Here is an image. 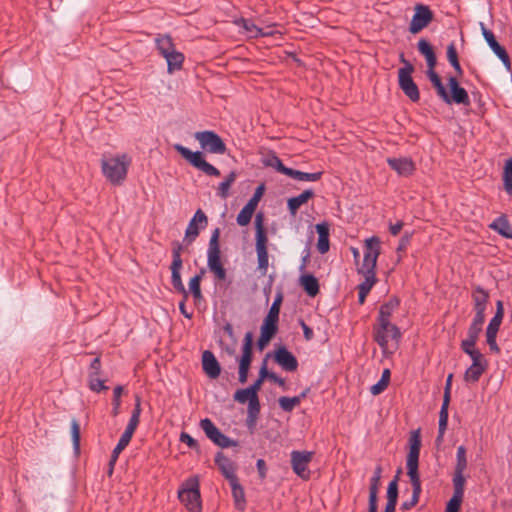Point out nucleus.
I'll list each match as a JSON object with an SVG mask.
<instances>
[{
	"instance_id": "nucleus-40",
	"label": "nucleus",
	"mask_w": 512,
	"mask_h": 512,
	"mask_svg": "<svg viewBox=\"0 0 512 512\" xmlns=\"http://www.w3.org/2000/svg\"><path fill=\"white\" fill-rule=\"evenodd\" d=\"M502 178L505 191L512 195V158L506 160Z\"/></svg>"
},
{
	"instance_id": "nucleus-52",
	"label": "nucleus",
	"mask_w": 512,
	"mask_h": 512,
	"mask_svg": "<svg viewBox=\"0 0 512 512\" xmlns=\"http://www.w3.org/2000/svg\"><path fill=\"white\" fill-rule=\"evenodd\" d=\"M398 501V476H396L387 487V502L397 503Z\"/></svg>"
},
{
	"instance_id": "nucleus-13",
	"label": "nucleus",
	"mask_w": 512,
	"mask_h": 512,
	"mask_svg": "<svg viewBox=\"0 0 512 512\" xmlns=\"http://www.w3.org/2000/svg\"><path fill=\"white\" fill-rule=\"evenodd\" d=\"M415 13L410 22L409 31L412 34H417L426 28L433 20V13L430 8L423 4L415 6Z\"/></svg>"
},
{
	"instance_id": "nucleus-61",
	"label": "nucleus",
	"mask_w": 512,
	"mask_h": 512,
	"mask_svg": "<svg viewBox=\"0 0 512 512\" xmlns=\"http://www.w3.org/2000/svg\"><path fill=\"white\" fill-rule=\"evenodd\" d=\"M497 333L486 332V341L489 346V349L494 353H500V348L496 342Z\"/></svg>"
},
{
	"instance_id": "nucleus-19",
	"label": "nucleus",
	"mask_w": 512,
	"mask_h": 512,
	"mask_svg": "<svg viewBox=\"0 0 512 512\" xmlns=\"http://www.w3.org/2000/svg\"><path fill=\"white\" fill-rule=\"evenodd\" d=\"M274 360L285 371L293 372L298 368L296 357L284 346L275 350Z\"/></svg>"
},
{
	"instance_id": "nucleus-57",
	"label": "nucleus",
	"mask_w": 512,
	"mask_h": 512,
	"mask_svg": "<svg viewBox=\"0 0 512 512\" xmlns=\"http://www.w3.org/2000/svg\"><path fill=\"white\" fill-rule=\"evenodd\" d=\"M448 423V412H440L439 413V426H438V436L437 441H441L445 434Z\"/></svg>"
},
{
	"instance_id": "nucleus-47",
	"label": "nucleus",
	"mask_w": 512,
	"mask_h": 512,
	"mask_svg": "<svg viewBox=\"0 0 512 512\" xmlns=\"http://www.w3.org/2000/svg\"><path fill=\"white\" fill-rule=\"evenodd\" d=\"M131 440L127 439L126 436H121L116 447L112 451V455L109 461V465L112 468L117 461L120 453L127 447Z\"/></svg>"
},
{
	"instance_id": "nucleus-38",
	"label": "nucleus",
	"mask_w": 512,
	"mask_h": 512,
	"mask_svg": "<svg viewBox=\"0 0 512 512\" xmlns=\"http://www.w3.org/2000/svg\"><path fill=\"white\" fill-rule=\"evenodd\" d=\"M205 274V269H201L199 274L192 277L189 281V291L192 293L195 300L202 299V292L200 288V283L203 275Z\"/></svg>"
},
{
	"instance_id": "nucleus-21",
	"label": "nucleus",
	"mask_w": 512,
	"mask_h": 512,
	"mask_svg": "<svg viewBox=\"0 0 512 512\" xmlns=\"http://www.w3.org/2000/svg\"><path fill=\"white\" fill-rule=\"evenodd\" d=\"M202 368L208 377L216 379L221 373V367L215 355L205 350L202 354Z\"/></svg>"
},
{
	"instance_id": "nucleus-60",
	"label": "nucleus",
	"mask_w": 512,
	"mask_h": 512,
	"mask_svg": "<svg viewBox=\"0 0 512 512\" xmlns=\"http://www.w3.org/2000/svg\"><path fill=\"white\" fill-rule=\"evenodd\" d=\"M89 387L96 392L108 389V387L104 385V382L95 375H90Z\"/></svg>"
},
{
	"instance_id": "nucleus-22",
	"label": "nucleus",
	"mask_w": 512,
	"mask_h": 512,
	"mask_svg": "<svg viewBox=\"0 0 512 512\" xmlns=\"http://www.w3.org/2000/svg\"><path fill=\"white\" fill-rule=\"evenodd\" d=\"M215 463L217 464L224 477L229 481V483L238 479L235 474V466L233 462L222 452H218L216 454Z\"/></svg>"
},
{
	"instance_id": "nucleus-64",
	"label": "nucleus",
	"mask_w": 512,
	"mask_h": 512,
	"mask_svg": "<svg viewBox=\"0 0 512 512\" xmlns=\"http://www.w3.org/2000/svg\"><path fill=\"white\" fill-rule=\"evenodd\" d=\"M475 345H476L475 341H471L470 339L466 338V339L462 340V342H461V349L463 350L464 353H466L467 355H470V353L477 350V349H475Z\"/></svg>"
},
{
	"instance_id": "nucleus-42",
	"label": "nucleus",
	"mask_w": 512,
	"mask_h": 512,
	"mask_svg": "<svg viewBox=\"0 0 512 512\" xmlns=\"http://www.w3.org/2000/svg\"><path fill=\"white\" fill-rule=\"evenodd\" d=\"M256 209L246 203V205L238 213L236 221L239 226H247Z\"/></svg>"
},
{
	"instance_id": "nucleus-37",
	"label": "nucleus",
	"mask_w": 512,
	"mask_h": 512,
	"mask_svg": "<svg viewBox=\"0 0 512 512\" xmlns=\"http://www.w3.org/2000/svg\"><path fill=\"white\" fill-rule=\"evenodd\" d=\"M286 176H289L298 181L315 182L321 178L322 172L307 173L289 168V171Z\"/></svg>"
},
{
	"instance_id": "nucleus-50",
	"label": "nucleus",
	"mask_w": 512,
	"mask_h": 512,
	"mask_svg": "<svg viewBox=\"0 0 512 512\" xmlns=\"http://www.w3.org/2000/svg\"><path fill=\"white\" fill-rule=\"evenodd\" d=\"M257 397L258 395L253 394L248 387L245 389L237 390L234 394V400L241 404H244L246 402L249 403L251 400Z\"/></svg>"
},
{
	"instance_id": "nucleus-3",
	"label": "nucleus",
	"mask_w": 512,
	"mask_h": 512,
	"mask_svg": "<svg viewBox=\"0 0 512 512\" xmlns=\"http://www.w3.org/2000/svg\"><path fill=\"white\" fill-rule=\"evenodd\" d=\"M255 239H256V253L258 270L262 276H265L268 270V250H267V235L264 228V215L259 212L255 217Z\"/></svg>"
},
{
	"instance_id": "nucleus-36",
	"label": "nucleus",
	"mask_w": 512,
	"mask_h": 512,
	"mask_svg": "<svg viewBox=\"0 0 512 512\" xmlns=\"http://www.w3.org/2000/svg\"><path fill=\"white\" fill-rule=\"evenodd\" d=\"M164 58L166 59L169 73L181 69L182 63L184 61V56L182 53L174 49L173 51L165 55Z\"/></svg>"
},
{
	"instance_id": "nucleus-24",
	"label": "nucleus",
	"mask_w": 512,
	"mask_h": 512,
	"mask_svg": "<svg viewBox=\"0 0 512 512\" xmlns=\"http://www.w3.org/2000/svg\"><path fill=\"white\" fill-rule=\"evenodd\" d=\"M314 196V192L311 189H307L303 191L301 194H299L296 197H292L288 199L287 206L290 214L292 216H295L297 214L298 209L301 207V205L305 204L309 199H311Z\"/></svg>"
},
{
	"instance_id": "nucleus-15",
	"label": "nucleus",
	"mask_w": 512,
	"mask_h": 512,
	"mask_svg": "<svg viewBox=\"0 0 512 512\" xmlns=\"http://www.w3.org/2000/svg\"><path fill=\"white\" fill-rule=\"evenodd\" d=\"M208 219L206 214L198 209L192 219L189 221L188 226L185 231L184 241L187 244H191L198 237L200 230L204 229L207 226Z\"/></svg>"
},
{
	"instance_id": "nucleus-53",
	"label": "nucleus",
	"mask_w": 512,
	"mask_h": 512,
	"mask_svg": "<svg viewBox=\"0 0 512 512\" xmlns=\"http://www.w3.org/2000/svg\"><path fill=\"white\" fill-rule=\"evenodd\" d=\"M463 495L453 494L446 506V512H459Z\"/></svg>"
},
{
	"instance_id": "nucleus-63",
	"label": "nucleus",
	"mask_w": 512,
	"mask_h": 512,
	"mask_svg": "<svg viewBox=\"0 0 512 512\" xmlns=\"http://www.w3.org/2000/svg\"><path fill=\"white\" fill-rule=\"evenodd\" d=\"M122 391H123V388L121 386H116L114 388V391H113V403H114L113 414L114 415L118 414V408L120 406V397H121Z\"/></svg>"
},
{
	"instance_id": "nucleus-10",
	"label": "nucleus",
	"mask_w": 512,
	"mask_h": 512,
	"mask_svg": "<svg viewBox=\"0 0 512 512\" xmlns=\"http://www.w3.org/2000/svg\"><path fill=\"white\" fill-rule=\"evenodd\" d=\"M194 138L199 142L201 148L209 153L224 154L226 152L225 143L214 131H198L194 134Z\"/></svg>"
},
{
	"instance_id": "nucleus-39",
	"label": "nucleus",
	"mask_w": 512,
	"mask_h": 512,
	"mask_svg": "<svg viewBox=\"0 0 512 512\" xmlns=\"http://www.w3.org/2000/svg\"><path fill=\"white\" fill-rule=\"evenodd\" d=\"M382 474L381 466H377L374 470V474L370 479L369 485V498L378 499V490L380 485V479Z\"/></svg>"
},
{
	"instance_id": "nucleus-17",
	"label": "nucleus",
	"mask_w": 512,
	"mask_h": 512,
	"mask_svg": "<svg viewBox=\"0 0 512 512\" xmlns=\"http://www.w3.org/2000/svg\"><path fill=\"white\" fill-rule=\"evenodd\" d=\"M450 93H448V100H443L447 104L455 103L468 106L470 105V98L467 91L460 87L456 77H450L448 80Z\"/></svg>"
},
{
	"instance_id": "nucleus-51",
	"label": "nucleus",
	"mask_w": 512,
	"mask_h": 512,
	"mask_svg": "<svg viewBox=\"0 0 512 512\" xmlns=\"http://www.w3.org/2000/svg\"><path fill=\"white\" fill-rule=\"evenodd\" d=\"M278 403L281 409L286 412H291L296 406L300 404L299 398L286 396L280 397L278 399Z\"/></svg>"
},
{
	"instance_id": "nucleus-62",
	"label": "nucleus",
	"mask_w": 512,
	"mask_h": 512,
	"mask_svg": "<svg viewBox=\"0 0 512 512\" xmlns=\"http://www.w3.org/2000/svg\"><path fill=\"white\" fill-rule=\"evenodd\" d=\"M420 494L421 493H416L414 491H412V497L409 501H405L401 504V509L403 511H408L410 510L411 508H413L414 506L417 505V503L419 502V498H420Z\"/></svg>"
},
{
	"instance_id": "nucleus-14",
	"label": "nucleus",
	"mask_w": 512,
	"mask_h": 512,
	"mask_svg": "<svg viewBox=\"0 0 512 512\" xmlns=\"http://www.w3.org/2000/svg\"><path fill=\"white\" fill-rule=\"evenodd\" d=\"M313 452L297 451L291 452V465L294 473L300 478L307 480L310 472L307 470L309 463L312 461Z\"/></svg>"
},
{
	"instance_id": "nucleus-49",
	"label": "nucleus",
	"mask_w": 512,
	"mask_h": 512,
	"mask_svg": "<svg viewBox=\"0 0 512 512\" xmlns=\"http://www.w3.org/2000/svg\"><path fill=\"white\" fill-rule=\"evenodd\" d=\"M277 323L278 321L276 320L265 318L263 325L261 326V334L272 339L278 329Z\"/></svg>"
},
{
	"instance_id": "nucleus-46",
	"label": "nucleus",
	"mask_w": 512,
	"mask_h": 512,
	"mask_svg": "<svg viewBox=\"0 0 512 512\" xmlns=\"http://www.w3.org/2000/svg\"><path fill=\"white\" fill-rule=\"evenodd\" d=\"M467 468V458H466V448L461 445L457 448L456 453V465L455 470L456 472H464Z\"/></svg>"
},
{
	"instance_id": "nucleus-9",
	"label": "nucleus",
	"mask_w": 512,
	"mask_h": 512,
	"mask_svg": "<svg viewBox=\"0 0 512 512\" xmlns=\"http://www.w3.org/2000/svg\"><path fill=\"white\" fill-rule=\"evenodd\" d=\"M183 250V245L179 242L172 243V263L170 266L171 269V283L174 289L181 293L185 294V298H188V291L186 290L182 279H181V269L183 267V261L181 258V253Z\"/></svg>"
},
{
	"instance_id": "nucleus-26",
	"label": "nucleus",
	"mask_w": 512,
	"mask_h": 512,
	"mask_svg": "<svg viewBox=\"0 0 512 512\" xmlns=\"http://www.w3.org/2000/svg\"><path fill=\"white\" fill-rule=\"evenodd\" d=\"M318 233L317 249L321 254H325L329 250V225L327 223H319L316 225Z\"/></svg>"
},
{
	"instance_id": "nucleus-7",
	"label": "nucleus",
	"mask_w": 512,
	"mask_h": 512,
	"mask_svg": "<svg viewBox=\"0 0 512 512\" xmlns=\"http://www.w3.org/2000/svg\"><path fill=\"white\" fill-rule=\"evenodd\" d=\"M380 254V239L376 236L365 240V251L362 265L358 272L363 276H376L375 269Z\"/></svg>"
},
{
	"instance_id": "nucleus-45",
	"label": "nucleus",
	"mask_w": 512,
	"mask_h": 512,
	"mask_svg": "<svg viewBox=\"0 0 512 512\" xmlns=\"http://www.w3.org/2000/svg\"><path fill=\"white\" fill-rule=\"evenodd\" d=\"M447 58L450 64L453 66V68L456 70L458 75H462L463 70L460 66L459 60H458V54L455 48L454 43H451L447 47Z\"/></svg>"
},
{
	"instance_id": "nucleus-54",
	"label": "nucleus",
	"mask_w": 512,
	"mask_h": 512,
	"mask_svg": "<svg viewBox=\"0 0 512 512\" xmlns=\"http://www.w3.org/2000/svg\"><path fill=\"white\" fill-rule=\"evenodd\" d=\"M260 412L259 398H255L248 403V418L254 422Z\"/></svg>"
},
{
	"instance_id": "nucleus-29",
	"label": "nucleus",
	"mask_w": 512,
	"mask_h": 512,
	"mask_svg": "<svg viewBox=\"0 0 512 512\" xmlns=\"http://www.w3.org/2000/svg\"><path fill=\"white\" fill-rule=\"evenodd\" d=\"M230 486L236 509L244 511L246 507V499L243 487L239 483L238 479L230 482Z\"/></svg>"
},
{
	"instance_id": "nucleus-41",
	"label": "nucleus",
	"mask_w": 512,
	"mask_h": 512,
	"mask_svg": "<svg viewBox=\"0 0 512 512\" xmlns=\"http://www.w3.org/2000/svg\"><path fill=\"white\" fill-rule=\"evenodd\" d=\"M155 41L157 49L163 57L175 49L172 39L167 35L158 37Z\"/></svg>"
},
{
	"instance_id": "nucleus-55",
	"label": "nucleus",
	"mask_w": 512,
	"mask_h": 512,
	"mask_svg": "<svg viewBox=\"0 0 512 512\" xmlns=\"http://www.w3.org/2000/svg\"><path fill=\"white\" fill-rule=\"evenodd\" d=\"M71 436L73 441V446L76 450L79 449L80 443V426L76 419L71 421Z\"/></svg>"
},
{
	"instance_id": "nucleus-34",
	"label": "nucleus",
	"mask_w": 512,
	"mask_h": 512,
	"mask_svg": "<svg viewBox=\"0 0 512 512\" xmlns=\"http://www.w3.org/2000/svg\"><path fill=\"white\" fill-rule=\"evenodd\" d=\"M262 163L266 167H272L279 173L287 175L289 168L284 166L280 158L275 153H269L262 158Z\"/></svg>"
},
{
	"instance_id": "nucleus-43",
	"label": "nucleus",
	"mask_w": 512,
	"mask_h": 512,
	"mask_svg": "<svg viewBox=\"0 0 512 512\" xmlns=\"http://www.w3.org/2000/svg\"><path fill=\"white\" fill-rule=\"evenodd\" d=\"M282 301H283V295L281 292H278L275 295L274 301H273V303L269 309V312L265 318L278 321Z\"/></svg>"
},
{
	"instance_id": "nucleus-6",
	"label": "nucleus",
	"mask_w": 512,
	"mask_h": 512,
	"mask_svg": "<svg viewBox=\"0 0 512 512\" xmlns=\"http://www.w3.org/2000/svg\"><path fill=\"white\" fill-rule=\"evenodd\" d=\"M400 61L403 67L398 70V83L404 94L413 102H417L420 98L419 89L412 78L414 66L405 59L404 54H400Z\"/></svg>"
},
{
	"instance_id": "nucleus-23",
	"label": "nucleus",
	"mask_w": 512,
	"mask_h": 512,
	"mask_svg": "<svg viewBox=\"0 0 512 512\" xmlns=\"http://www.w3.org/2000/svg\"><path fill=\"white\" fill-rule=\"evenodd\" d=\"M235 23L238 27L243 29V32L250 38L264 37L272 34L271 31H266L263 28L258 27L248 19L241 18Z\"/></svg>"
},
{
	"instance_id": "nucleus-5",
	"label": "nucleus",
	"mask_w": 512,
	"mask_h": 512,
	"mask_svg": "<svg viewBox=\"0 0 512 512\" xmlns=\"http://www.w3.org/2000/svg\"><path fill=\"white\" fill-rule=\"evenodd\" d=\"M220 228L212 231L208 250H207V266L214 274L215 278L223 281L226 279V270L221 263V251L219 246Z\"/></svg>"
},
{
	"instance_id": "nucleus-4",
	"label": "nucleus",
	"mask_w": 512,
	"mask_h": 512,
	"mask_svg": "<svg viewBox=\"0 0 512 512\" xmlns=\"http://www.w3.org/2000/svg\"><path fill=\"white\" fill-rule=\"evenodd\" d=\"M178 498L189 512H201L202 503L197 477L188 478L178 491Z\"/></svg>"
},
{
	"instance_id": "nucleus-12",
	"label": "nucleus",
	"mask_w": 512,
	"mask_h": 512,
	"mask_svg": "<svg viewBox=\"0 0 512 512\" xmlns=\"http://www.w3.org/2000/svg\"><path fill=\"white\" fill-rule=\"evenodd\" d=\"M253 335L247 332L244 337L242 356L239 360V382L244 384L248 378V372L252 361Z\"/></svg>"
},
{
	"instance_id": "nucleus-20",
	"label": "nucleus",
	"mask_w": 512,
	"mask_h": 512,
	"mask_svg": "<svg viewBox=\"0 0 512 512\" xmlns=\"http://www.w3.org/2000/svg\"><path fill=\"white\" fill-rule=\"evenodd\" d=\"M387 163L399 176L408 177L415 171V163L407 157L388 158Z\"/></svg>"
},
{
	"instance_id": "nucleus-30",
	"label": "nucleus",
	"mask_w": 512,
	"mask_h": 512,
	"mask_svg": "<svg viewBox=\"0 0 512 512\" xmlns=\"http://www.w3.org/2000/svg\"><path fill=\"white\" fill-rule=\"evenodd\" d=\"M300 284L310 297H315L319 293V282L312 274L302 275Z\"/></svg>"
},
{
	"instance_id": "nucleus-48",
	"label": "nucleus",
	"mask_w": 512,
	"mask_h": 512,
	"mask_svg": "<svg viewBox=\"0 0 512 512\" xmlns=\"http://www.w3.org/2000/svg\"><path fill=\"white\" fill-rule=\"evenodd\" d=\"M465 477L464 472H456L454 471L453 475V494H459L464 496V487H465Z\"/></svg>"
},
{
	"instance_id": "nucleus-59",
	"label": "nucleus",
	"mask_w": 512,
	"mask_h": 512,
	"mask_svg": "<svg viewBox=\"0 0 512 512\" xmlns=\"http://www.w3.org/2000/svg\"><path fill=\"white\" fill-rule=\"evenodd\" d=\"M264 189H265V188H264V185H263V184L259 185V186L256 188V190H255V192H254L253 196H252V197L249 199V201L247 202V204H248V205H250L251 207H253L254 209H256V208H257V206H258L259 201L261 200V198H262V196H263Z\"/></svg>"
},
{
	"instance_id": "nucleus-28",
	"label": "nucleus",
	"mask_w": 512,
	"mask_h": 512,
	"mask_svg": "<svg viewBox=\"0 0 512 512\" xmlns=\"http://www.w3.org/2000/svg\"><path fill=\"white\" fill-rule=\"evenodd\" d=\"M471 296L474 304V310L485 311L490 297L489 292L483 289L481 286H475Z\"/></svg>"
},
{
	"instance_id": "nucleus-44",
	"label": "nucleus",
	"mask_w": 512,
	"mask_h": 512,
	"mask_svg": "<svg viewBox=\"0 0 512 512\" xmlns=\"http://www.w3.org/2000/svg\"><path fill=\"white\" fill-rule=\"evenodd\" d=\"M235 179H236V173L232 171L227 176V178L219 184L218 195L221 198L226 199L228 197L229 189H230L231 185L234 183Z\"/></svg>"
},
{
	"instance_id": "nucleus-1",
	"label": "nucleus",
	"mask_w": 512,
	"mask_h": 512,
	"mask_svg": "<svg viewBox=\"0 0 512 512\" xmlns=\"http://www.w3.org/2000/svg\"><path fill=\"white\" fill-rule=\"evenodd\" d=\"M131 158L127 154L104 157L101 160V169L106 179L113 185H121L128 173Z\"/></svg>"
},
{
	"instance_id": "nucleus-56",
	"label": "nucleus",
	"mask_w": 512,
	"mask_h": 512,
	"mask_svg": "<svg viewBox=\"0 0 512 512\" xmlns=\"http://www.w3.org/2000/svg\"><path fill=\"white\" fill-rule=\"evenodd\" d=\"M448 423V412H440L439 413V426H438V436L437 441H441L445 434Z\"/></svg>"
},
{
	"instance_id": "nucleus-8",
	"label": "nucleus",
	"mask_w": 512,
	"mask_h": 512,
	"mask_svg": "<svg viewBox=\"0 0 512 512\" xmlns=\"http://www.w3.org/2000/svg\"><path fill=\"white\" fill-rule=\"evenodd\" d=\"M173 147L193 167L199 169L206 175H208V176H219L220 175V171L204 159L202 152H200V151L193 152L181 144H175Z\"/></svg>"
},
{
	"instance_id": "nucleus-33",
	"label": "nucleus",
	"mask_w": 512,
	"mask_h": 512,
	"mask_svg": "<svg viewBox=\"0 0 512 512\" xmlns=\"http://www.w3.org/2000/svg\"><path fill=\"white\" fill-rule=\"evenodd\" d=\"M435 68H428L427 70V76L429 78V80L431 81L432 85L434 86V88L436 89V92H437V95L442 99V100H448L447 97H448V92L445 88V86L443 85L442 81H441V78L439 77V75L435 72L434 70Z\"/></svg>"
},
{
	"instance_id": "nucleus-31",
	"label": "nucleus",
	"mask_w": 512,
	"mask_h": 512,
	"mask_svg": "<svg viewBox=\"0 0 512 512\" xmlns=\"http://www.w3.org/2000/svg\"><path fill=\"white\" fill-rule=\"evenodd\" d=\"M489 227L507 239L512 238V228L505 216L495 219Z\"/></svg>"
},
{
	"instance_id": "nucleus-18",
	"label": "nucleus",
	"mask_w": 512,
	"mask_h": 512,
	"mask_svg": "<svg viewBox=\"0 0 512 512\" xmlns=\"http://www.w3.org/2000/svg\"><path fill=\"white\" fill-rule=\"evenodd\" d=\"M399 305V301L398 299H391L389 300L387 303H384L381 307H380V311H379V324L384 328V329H390L392 332H393V337H396L399 335V329L390 323V316L392 314V312L398 307Z\"/></svg>"
},
{
	"instance_id": "nucleus-2",
	"label": "nucleus",
	"mask_w": 512,
	"mask_h": 512,
	"mask_svg": "<svg viewBox=\"0 0 512 512\" xmlns=\"http://www.w3.org/2000/svg\"><path fill=\"white\" fill-rule=\"evenodd\" d=\"M421 448L420 430H414L409 437V452L406 460L407 475L409 476L412 491L421 493V481L418 473V462Z\"/></svg>"
},
{
	"instance_id": "nucleus-16",
	"label": "nucleus",
	"mask_w": 512,
	"mask_h": 512,
	"mask_svg": "<svg viewBox=\"0 0 512 512\" xmlns=\"http://www.w3.org/2000/svg\"><path fill=\"white\" fill-rule=\"evenodd\" d=\"M482 35L484 39L486 40L487 44L491 48V50L495 53V55L502 61L504 66L507 69H510L511 63L510 58L505 50L504 47H502L496 40L495 35L492 31L486 28L485 24L483 22L479 23Z\"/></svg>"
},
{
	"instance_id": "nucleus-32",
	"label": "nucleus",
	"mask_w": 512,
	"mask_h": 512,
	"mask_svg": "<svg viewBox=\"0 0 512 512\" xmlns=\"http://www.w3.org/2000/svg\"><path fill=\"white\" fill-rule=\"evenodd\" d=\"M487 364H471L464 373V381L467 383H476L485 372Z\"/></svg>"
},
{
	"instance_id": "nucleus-27",
	"label": "nucleus",
	"mask_w": 512,
	"mask_h": 512,
	"mask_svg": "<svg viewBox=\"0 0 512 512\" xmlns=\"http://www.w3.org/2000/svg\"><path fill=\"white\" fill-rule=\"evenodd\" d=\"M417 47L418 51L425 57L428 68H435L437 58L431 44L422 38L418 41Z\"/></svg>"
},
{
	"instance_id": "nucleus-58",
	"label": "nucleus",
	"mask_w": 512,
	"mask_h": 512,
	"mask_svg": "<svg viewBox=\"0 0 512 512\" xmlns=\"http://www.w3.org/2000/svg\"><path fill=\"white\" fill-rule=\"evenodd\" d=\"M376 283V276H364V281L359 284L358 291L366 293L370 292L374 284Z\"/></svg>"
},
{
	"instance_id": "nucleus-35",
	"label": "nucleus",
	"mask_w": 512,
	"mask_h": 512,
	"mask_svg": "<svg viewBox=\"0 0 512 512\" xmlns=\"http://www.w3.org/2000/svg\"><path fill=\"white\" fill-rule=\"evenodd\" d=\"M503 316H504L503 302L498 300L496 302V313H495L494 317L490 320V322L487 326L486 332L498 333V330L502 323Z\"/></svg>"
},
{
	"instance_id": "nucleus-25",
	"label": "nucleus",
	"mask_w": 512,
	"mask_h": 512,
	"mask_svg": "<svg viewBox=\"0 0 512 512\" xmlns=\"http://www.w3.org/2000/svg\"><path fill=\"white\" fill-rule=\"evenodd\" d=\"M401 337V334L399 333L398 336L393 337V332L390 329H384L380 324L379 328L376 330L374 339L378 343V345L381 347L384 353L388 352V341L389 339L398 341Z\"/></svg>"
},
{
	"instance_id": "nucleus-11",
	"label": "nucleus",
	"mask_w": 512,
	"mask_h": 512,
	"mask_svg": "<svg viewBox=\"0 0 512 512\" xmlns=\"http://www.w3.org/2000/svg\"><path fill=\"white\" fill-rule=\"evenodd\" d=\"M200 427L206 436L217 446L221 448L236 446V442L225 436L209 418L202 419Z\"/></svg>"
}]
</instances>
